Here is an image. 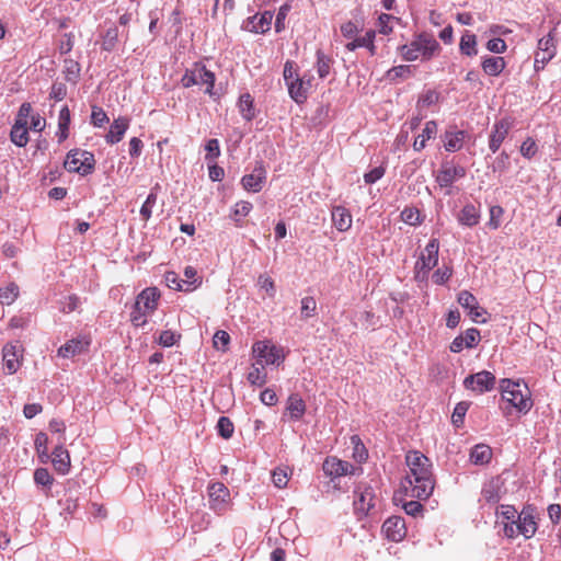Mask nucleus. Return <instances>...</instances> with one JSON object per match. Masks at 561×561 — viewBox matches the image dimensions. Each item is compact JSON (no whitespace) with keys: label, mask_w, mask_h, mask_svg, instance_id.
I'll return each mask as SVG.
<instances>
[{"label":"nucleus","mask_w":561,"mask_h":561,"mask_svg":"<svg viewBox=\"0 0 561 561\" xmlns=\"http://www.w3.org/2000/svg\"><path fill=\"white\" fill-rule=\"evenodd\" d=\"M458 304L468 311L478 304L477 298L468 290H461L457 297Z\"/></svg>","instance_id":"57"},{"label":"nucleus","mask_w":561,"mask_h":561,"mask_svg":"<svg viewBox=\"0 0 561 561\" xmlns=\"http://www.w3.org/2000/svg\"><path fill=\"white\" fill-rule=\"evenodd\" d=\"M273 13L264 11L262 14L249 16L242 24V28L256 34H264L271 28Z\"/></svg>","instance_id":"13"},{"label":"nucleus","mask_w":561,"mask_h":561,"mask_svg":"<svg viewBox=\"0 0 561 561\" xmlns=\"http://www.w3.org/2000/svg\"><path fill=\"white\" fill-rule=\"evenodd\" d=\"M524 392L520 389V383L511 379H502L500 381V391L502 401L506 403L502 407L505 414L511 413V409H515L518 413L526 414L533 407L530 393L527 386H524Z\"/></svg>","instance_id":"3"},{"label":"nucleus","mask_w":561,"mask_h":561,"mask_svg":"<svg viewBox=\"0 0 561 561\" xmlns=\"http://www.w3.org/2000/svg\"><path fill=\"white\" fill-rule=\"evenodd\" d=\"M253 353L267 365H279L284 360L283 350L270 344L268 341H259L253 345Z\"/></svg>","instance_id":"8"},{"label":"nucleus","mask_w":561,"mask_h":561,"mask_svg":"<svg viewBox=\"0 0 561 561\" xmlns=\"http://www.w3.org/2000/svg\"><path fill=\"white\" fill-rule=\"evenodd\" d=\"M11 141L18 147H25L28 141L27 127L23 123H14L10 133Z\"/></svg>","instance_id":"35"},{"label":"nucleus","mask_w":561,"mask_h":561,"mask_svg":"<svg viewBox=\"0 0 561 561\" xmlns=\"http://www.w3.org/2000/svg\"><path fill=\"white\" fill-rule=\"evenodd\" d=\"M381 505V489L379 482L360 481L354 489L353 507L358 519L367 516H374L378 513Z\"/></svg>","instance_id":"2"},{"label":"nucleus","mask_w":561,"mask_h":561,"mask_svg":"<svg viewBox=\"0 0 561 561\" xmlns=\"http://www.w3.org/2000/svg\"><path fill=\"white\" fill-rule=\"evenodd\" d=\"M495 383V376L488 370H481L477 374H471L463 380V386L466 389L472 390L479 394L491 391Z\"/></svg>","instance_id":"7"},{"label":"nucleus","mask_w":561,"mask_h":561,"mask_svg":"<svg viewBox=\"0 0 561 561\" xmlns=\"http://www.w3.org/2000/svg\"><path fill=\"white\" fill-rule=\"evenodd\" d=\"M496 515L505 519L506 523H516L518 513L513 505H501L496 510Z\"/></svg>","instance_id":"54"},{"label":"nucleus","mask_w":561,"mask_h":561,"mask_svg":"<svg viewBox=\"0 0 561 561\" xmlns=\"http://www.w3.org/2000/svg\"><path fill=\"white\" fill-rule=\"evenodd\" d=\"M537 150L538 148L536 141L530 137L523 141L520 146V153L524 158L527 159H531L536 154Z\"/></svg>","instance_id":"62"},{"label":"nucleus","mask_w":561,"mask_h":561,"mask_svg":"<svg viewBox=\"0 0 561 561\" xmlns=\"http://www.w3.org/2000/svg\"><path fill=\"white\" fill-rule=\"evenodd\" d=\"M95 163L96 161L92 152L82 149H71L67 153L64 167L68 172L87 176L94 172Z\"/></svg>","instance_id":"5"},{"label":"nucleus","mask_w":561,"mask_h":561,"mask_svg":"<svg viewBox=\"0 0 561 561\" xmlns=\"http://www.w3.org/2000/svg\"><path fill=\"white\" fill-rule=\"evenodd\" d=\"M159 185L157 184L156 187H153L150 193L148 194L145 203L142 204L141 208H140V216L144 220H149V218L151 217V214H152V208L153 206L156 205L157 203V192H156V188L158 187Z\"/></svg>","instance_id":"45"},{"label":"nucleus","mask_w":561,"mask_h":561,"mask_svg":"<svg viewBox=\"0 0 561 561\" xmlns=\"http://www.w3.org/2000/svg\"><path fill=\"white\" fill-rule=\"evenodd\" d=\"M482 497L486 503L495 504L501 500L500 485L497 481H491L482 489Z\"/></svg>","instance_id":"39"},{"label":"nucleus","mask_w":561,"mask_h":561,"mask_svg":"<svg viewBox=\"0 0 561 561\" xmlns=\"http://www.w3.org/2000/svg\"><path fill=\"white\" fill-rule=\"evenodd\" d=\"M203 70H206V66L202 62H195L191 69L185 70L181 79L182 85L184 88H191L196 84H202Z\"/></svg>","instance_id":"24"},{"label":"nucleus","mask_w":561,"mask_h":561,"mask_svg":"<svg viewBox=\"0 0 561 561\" xmlns=\"http://www.w3.org/2000/svg\"><path fill=\"white\" fill-rule=\"evenodd\" d=\"M510 154L506 151H502L494 160L492 164L493 172H506L510 169Z\"/></svg>","instance_id":"53"},{"label":"nucleus","mask_w":561,"mask_h":561,"mask_svg":"<svg viewBox=\"0 0 561 561\" xmlns=\"http://www.w3.org/2000/svg\"><path fill=\"white\" fill-rule=\"evenodd\" d=\"M47 444H48V436L43 432L38 433L35 437L34 446H35V449H36L42 462H46L47 459L49 458Z\"/></svg>","instance_id":"46"},{"label":"nucleus","mask_w":561,"mask_h":561,"mask_svg":"<svg viewBox=\"0 0 561 561\" xmlns=\"http://www.w3.org/2000/svg\"><path fill=\"white\" fill-rule=\"evenodd\" d=\"M333 60L327 56L322 50H317V72L321 79H324L330 73Z\"/></svg>","instance_id":"40"},{"label":"nucleus","mask_w":561,"mask_h":561,"mask_svg":"<svg viewBox=\"0 0 561 561\" xmlns=\"http://www.w3.org/2000/svg\"><path fill=\"white\" fill-rule=\"evenodd\" d=\"M59 505L61 506V515L67 518L68 515H72L78 506H79V497L71 489H68V491L65 494V499L59 500Z\"/></svg>","instance_id":"33"},{"label":"nucleus","mask_w":561,"mask_h":561,"mask_svg":"<svg viewBox=\"0 0 561 561\" xmlns=\"http://www.w3.org/2000/svg\"><path fill=\"white\" fill-rule=\"evenodd\" d=\"M51 462L55 470L60 474H67L70 469V456L61 445L56 446L51 453Z\"/></svg>","instance_id":"20"},{"label":"nucleus","mask_w":561,"mask_h":561,"mask_svg":"<svg viewBox=\"0 0 561 561\" xmlns=\"http://www.w3.org/2000/svg\"><path fill=\"white\" fill-rule=\"evenodd\" d=\"M480 208L471 203L466 204L457 214V220L461 226L472 228L480 222Z\"/></svg>","instance_id":"17"},{"label":"nucleus","mask_w":561,"mask_h":561,"mask_svg":"<svg viewBox=\"0 0 561 561\" xmlns=\"http://www.w3.org/2000/svg\"><path fill=\"white\" fill-rule=\"evenodd\" d=\"M70 122V110L67 105H65L60 108L58 115V131L56 133V136L58 137L59 144L68 138Z\"/></svg>","instance_id":"27"},{"label":"nucleus","mask_w":561,"mask_h":561,"mask_svg":"<svg viewBox=\"0 0 561 561\" xmlns=\"http://www.w3.org/2000/svg\"><path fill=\"white\" fill-rule=\"evenodd\" d=\"M181 339V334H175L171 330H164L160 333L159 336V344L163 347H171L173 346L179 340Z\"/></svg>","instance_id":"58"},{"label":"nucleus","mask_w":561,"mask_h":561,"mask_svg":"<svg viewBox=\"0 0 561 561\" xmlns=\"http://www.w3.org/2000/svg\"><path fill=\"white\" fill-rule=\"evenodd\" d=\"M238 107L241 116L251 122L255 117L254 100L250 93H243L238 101Z\"/></svg>","instance_id":"30"},{"label":"nucleus","mask_w":561,"mask_h":561,"mask_svg":"<svg viewBox=\"0 0 561 561\" xmlns=\"http://www.w3.org/2000/svg\"><path fill=\"white\" fill-rule=\"evenodd\" d=\"M34 481L37 485L50 488L54 478L46 468H37L34 471Z\"/></svg>","instance_id":"52"},{"label":"nucleus","mask_w":561,"mask_h":561,"mask_svg":"<svg viewBox=\"0 0 561 561\" xmlns=\"http://www.w3.org/2000/svg\"><path fill=\"white\" fill-rule=\"evenodd\" d=\"M160 293L156 287L145 288L136 298V307H141L148 313L153 312L157 309Z\"/></svg>","instance_id":"16"},{"label":"nucleus","mask_w":561,"mask_h":561,"mask_svg":"<svg viewBox=\"0 0 561 561\" xmlns=\"http://www.w3.org/2000/svg\"><path fill=\"white\" fill-rule=\"evenodd\" d=\"M108 122V116L102 107L92 106L91 124L95 127H102Z\"/></svg>","instance_id":"56"},{"label":"nucleus","mask_w":561,"mask_h":561,"mask_svg":"<svg viewBox=\"0 0 561 561\" xmlns=\"http://www.w3.org/2000/svg\"><path fill=\"white\" fill-rule=\"evenodd\" d=\"M325 476L332 480L347 474H354L356 468L348 461L341 460L336 457H327L322 463Z\"/></svg>","instance_id":"10"},{"label":"nucleus","mask_w":561,"mask_h":561,"mask_svg":"<svg viewBox=\"0 0 561 561\" xmlns=\"http://www.w3.org/2000/svg\"><path fill=\"white\" fill-rule=\"evenodd\" d=\"M412 76V66L399 65L390 68L386 72V79L391 83H396L399 79H405Z\"/></svg>","instance_id":"38"},{"label":"nucleus","mask_w":561,"mask_h":561,"mask_svg":"<svg viewBox=\"0 0 561 561\" xmlns=\"http://www.w3.org/2000/svg\"><path fill=\"white\" fill-rule=\"evenodd\" d=\"M216 428L218 435L224 439L231 438L234 432V425L228 416H220L218 419Z\"/></svg>","instance_id":"44"},{"label":"nucleus","mask_w":561,"mask_h":561,"mask_svg":"<svg viewBox=\"0 0 561 561\" xmlns=\"http://www.w3.org/2000/svg\"><path fill=\"white\" fill-rule=\"evenodd\" d=\"M118 27L112 26L107 28L102 41V50L113 51L118 43Z\"/></svg>","instance_id":"41"},{"label":"nucleus","mask_w":561,"mask_h":561,"mask_svg":"<svg viewBox=\"0 0 561 561\" xmlns=\"http://www.w3.org/2000/svg\"><path fill=\"white\" fill-rule=\"evenodd\" d=\"M398 50L407 61H414L419 57L431 60L440 50V45L432 34L423 32L415 35L410 44L401 45Z\"/></svg>","instance_id":"4"},{"label":"nucleus","mask_w":561,"mask_h":561,"mask_svg":"<svg viewBox=\"0 0 561 561\" xmlns=\"http://www.w3.org/2000/svg\"><path fill=\"white\" fill-rule=\"evenodd\" d=\"M290 98L297 103H304L308 98V88L305 87L304 78L296 77L287 85Z\"/></svg>","instance_id":"26"},{"label":"nucleus","mask_w":561,"mask_h":561,"mask_svg":"<svg viewBox=\"0 0 561 561\" xmlns=\"http://www.w3.org/2000/svg\"><path fill=\"white\" fill-rule=\"evenodd\" d=\"M266 179V170L262 161H257L251 174H245L242 180L244 190L257 193L262 190V184Z\"/></svg>","instance_id":"14"},{"label":"nucleus","mask_w":561,"mask_h":561,"mask_svg":"<svg viewBox=\"0 0 561 561\" xmlns=\"http://www.w3.org/2000/svg\"><path fill=\"white\" fill-rule=\"evenodd\" d=\"M437 134V124L435 121H428L425 124V127L422 134L414 140L413 149L415 151H421L425 148L426 141Z\"/></svg>","instance_id":"29"},{"label":"nucleus","mask_w":561,"mask_h":561,"mask_svg":"<svg viewBox=\"0 0 561 561\" xmlns=\"http://www.w3.org/2000/svg\"><path fill=\"white\" fill-rule=\"evenodd\" d=\"M147 314L148 312L139 307H136V301L134 302L133 310L130 312V321L135 327H144L147 323Z\"/></svg>","instance_id":"55"},{"label":"nucleus","mask_w":561,"mask_h":561,"mask_svg":"<svg viewBox=\"0 0 561 561\" xmlns=\"http://www.w3.org/2000/svg\"><path fill=\"white\" fill-rule=\"evenodd\" d=\"M351 443L353 445V457L354 459L362 463L367 460L368 458V451L365 447V445L362 443L358 435H353L351 437Z\"/></svg>","instance_id":"43"},{"label":"nucleus","mask_w":561,"mask_h":561,"mask_svg":"<svg viewBox=\"0 0 561 561\" xmlns=\"http://www.w3.org/2000/svg\"><path fill=\"white\" fill-rule=\"evenodd\" d=\"M492 458V449L484 444L476 445L470 453V461L474 465H485Z\"/></svg>","instance_id":"32"},{"label":"nucleus","mask_w":561,"mask_h":561,"mask_svg":"<svg viewBox=\"0 0 561 561\" xmlns=\"http://www.w3.org/2000/svg\"><path fill=\"white\" fill-rule=\"evenodd\" d=\"M506 62L503 57L485 56L482 59L481 67L485 75L491 77L499 76L505 68Z\"/></svg>","instance_id":"25"},{"label":"nucleus","mask_w":561,"mask_h":561,"mask_svg":"<svg viewBox=\"0 0 561 561\" xmlns=\"http://www.w3.org/2000/svg\"><path fill=\"white\" fill-rule=\"evenodd\" d=\"M459 49L462 55L466 56H476L478 54L477 50V36L474 34L465 33L459 43Z\"/></svg>","instance_id":"37"},{"label":"nucleus","mask_w":561,"mask_h":561,"mask_svg":"<svg viewBox=\"0 0 561 561\" xmlns=\"http://www.w3.org/2000/svg\"><path fill=\"white\" fill-rule=\"evenodd\" d=\"M533 513L534 508L531 506H527L517 516L516 528L525 539H530L537 531L538 526Z\"/></svg>","instance_id":"12"},{"label":"nucleus","mask_w":561,"mask_h":561,"mask_svg":"<svg viewBox=\"0 0 561 561\" xmlns=\"http://www.w3.org/2000/svg\"><path fill=\"white\" fill-rule=\"evenodd\" d=\"M435 180L440 187H450L455 181H457L450 169V162L444 161L437 174L435 175Z\"/></svg>","instance_id":"34"},{"label":"nucleus","mask_w":561,"mask_h":561,"mask_svg":"<svg viewBox=\"0 0 561 561\" xmlns=\"http://www.w3.org/2000/svg\"><path fill=\"white\" fill-rule=\"evenodd\" d=\"M439 100V93L435 90H427L422 94L417 101V106H431L437 103Z\"/></svg>","instance_id":"64"},{"label":"nucleus","mask_w":561,"mask_h":561,"mask_svg":"<svg viewBox=\"0 0 561 561\" xmlns=\"http://www.w3.org/2000/svg\"><path fill=\"white\" fill-rule=\"evenodd\" d=\"M332 221L339 231L344 232L352 227V215L344 206H334L332 209Z\"/></svg>","instance_id":"21"},{"label":"nucleus","mask_w":561,"mask_h":561,"mask_svg":"<svg viewBox=\"0 0 561 561\" xmlns=\"http://www.w3.org/2000/svg\"><path fill=\"white\" fill-rule=\"evenodd\" d=\"M401 219L410 226H419L423 222L421 213L416 207H405L401 211Z\"/></svg>","instance_id":"47"},{"label":"nucleus","mask_w":561,"mask_h":561,"mask_svg":"<svg viewBox=\"0 0 561 561\" xmlns=\"http://www.w3.org/2000/svg\"><path fill=\"white\" fill-rule=\"evenodd\" d=\"M438 250H439V241L438 239H431L426 244L424 252H422L420 259L415 263L416 270V278L424 279L426 278L428 272L435 267L438 263Z\"/></svg>","instance_id":"6"},{"label":"nucleus","mask_w":561,"mask_h":561,"mask_svg":"<svg viewBox=\"0 0 561 561\" xmlns=\"http://www.w3.org/2000/svg\"><path fill=\"white\" fill-rule=\"evenodd\" d=\"M469 407L470 402L467 401H461L456 404L451 415V422L456 427H461L463 425V420Z\"/></svg>","instance_id":"48"},{"label":"nucleus","mask_w":561,"mask_h":561,"mask_svg":"<svg viewBox=\"0 0 561 561\" xmlns=\"http://www.w3.org/2000/svg\"><path fill=\"white\" fill-rule=\"evenodd\" d=\"M216 77L215 73L206 68L203 70L202 84L206 85L205 93L209 96H215L217 93L214 91Z\"/></svg>","instance_id":"59"},{"label":"nucleus","mask_w":561,"mask_h":561,"mask_svg":"<svg viewBox=\"0 0 561 561\" xmlns=\"http://www.w3.org/2000/svg\"><path fill=\"white\" fill-rule=\"evenodd\" d=\"M19 295V287L15 284H10L5 288H0V302L2 305H11Z\"/></svg>","instance_id":"50"},{"label":"nucleus","mask_w":561,"mask_h":561,"mask_svg":"<svg viewBox=\"0 0 561 561\" xmlns=\"http://www.w3.org/2000/svg\"><path fill=\"white\" fill-rule=\"evenodd\" d=\"M213 342L215 348L225 351L230 342V335L226 331L218 330L213 337Z\"/></svg>","instance_id":"63"},{"label":"nucleus","mask_w":561,"mask_h":561,"mask_svg":"<svg viewBox=\"0 0 561 561\" xmlns=\"http://www.w3.org/2000/svg\"><path fill=\"white\" fill-rule=\"evenodd\" d=\"M230 496L229 489L222 482H214L208 486L209 507L221 513L226 510Z\"/></svg>","instance_id":"9"},{"label":"nucleus","mask_w":561,"mask_h":561,"mask_svg":"<svg viewBox=\"0 0 561 561\" xmlns=\"http://www.w3.org/2000/svg\"><path fill=\"white\" fill-rule=\"evenodd\" d=\"M381 529L386 538L393 542L401 541L407 535L405 522L401 516H390L383 522Z\"/></svg>","instance_id":"11"},{"label":"nucleus","mask_w":561,"mask_h":561,"mask_svg":"<svg viewBox=\"0 0 561 561\" xmlns=\"http://www.w3.org/2000/svg\"><path fill=\"white\" fill-rule=\"evenodd\" d=\"M511 126L512 124L507 118H502L493 125V129L489 138V148L493 153L500 149L502 142L508 135Z\"/></svg>","instance_id":"15"},{"label":"nucleus","mask_w":561,"mask_h":561,"mask_svg":"<svg viewBox=\"0 0 561 561\" xmlns=\"http://www.w3.org/2000/svg\"><path fill=\"white\" fill-rule=\"evenodd\" d=\"M317 314V301L313 297L307 296L301 299L300 318L307 320Z\"/></svg>","instance_id":"42"},{"label":"nucleus","mask_w":561,"mask_h":561,"mask_svg":"<svg viewBox=\"0 0 561 561\" xmlns=\"http://www.w3.org/2000/svg\"><path fill=\"white\" fill-rule=\"evenodd\" d=\"M81 67L80 64L71 58L64 61V75L66 81L76 84L80 78Z\"/></svg>","instance_id":"36"},{"label":"nucleus","mask_w":561,"mask_h":561,"mask_svg":"<svg viewBox=\"0 0 561 561\" xmlns=\"http://www.w3.org/2000/svg\"><path fill=\"white\" fill-rule=\"evenodd\" d=\"M409 473L401 482V490L407 496L419 500L428 499L435 488L432 461L419 450H410L405 456Z\"/></svg>","instance_id":"1"},{"label":"nucleus","mask_w":561,"mask_h":561,"mask_svg":"<svg viewBox=\"0 0 561 561\" xmlns=\"http://www.w3.org/2000/svg\"><path fill=\"white\" fill-rule=\"evenodd\" d=\"M128 127L129 119L127 117H118L114 119L111 124L107 135L105 136L106 142L111 145L119 142L123 139Z\"/></svg>","instance_id":"18"},{"label":"nucleus","mask_w":561,"mask_h":561,"mask_svg":"<svg viewBox=\"0 0 561 561\" xmlns=\"http://www.w3.org/2000/svg\"><path fill=\"white\" fill-rule=\"evenodd\" d=\"M89 344L90 342L84 339H72L59 347L58 355L64 358L73 357L85 351Z\"/></svg>","instance_id":"22"},{"label":"nucleus","mask_w":561,"mask_h":561,"mask_svg":"<svg viewBox=\"0 0 561 561\" xmlns=\"http://www.w3.org/2000/svg\"><path fill=\"white\" fill-rule=\"evenodd\" d=\"M3 363L9 375L16 373L20 367L16 347L8 344L3 347Z\"/></svg>","instance_id":"28"},{"label":"nucleus","mask_w":561,"mask_h":561,"mask_svg":"<svg viewBox=\"0 0 561 561\" xmlns=\"http://www.w3.org/2000/svg\"><path fill=\"white\" fill-rule=\"evenodd\" d=\"M538 50L545 51L548 54L550 53L553 56L556 55V44H554V38L551 33H549L547 36H543L542 38L539 39Z\"/></svg>","instance_id":"60"},{"label":"nucleus","mask_w":561,"mask_h":561,"mask_svg":"<svg viewBox=\"0 0 561 561\" xmlns=\"http://www.w3.org/2000/svg\"><path fill=\"white\" fill-rule=\"evenodd\" d=\"M504 209L500 205L490 207V220L488 222L489 228L497 229L501 225L500 218L502 217Z\"/></svg>","instance_id":"61"},{"label":"nucleus","mask_w":561,"mask_h":561,"mask_svg":"<svg viewBox=\"0 0 561 561\" xmlns=\"http://www.w3.org/2000/svg\"><path fill=\"white\" fill-rule=\"evenodd\" d=\"M376 33L374 30H369L366 32L364 36L356 37L352 42L347 43L345 45V48L350 51H354L355 49L359 47H365L368 44H370V38H375Z\"/></svg>","instance_id":"49"},{"label":"nucleus","mask_w":561,"mask_h":561,"mask_svg":"<svg viewBox=\"0 0 561 561\" xmlns=\"http://www.w3.org/2000/svg\"><path fill=\"white\" fill-rule=\"evenodd\" d=\"M286 410L291 421H299L306 412V403L298 393H291L288 397Z\"/></svg>","instance_id":"23"},{"label":"nucleus","mask_w":561,"mask_h":561,"mask_svg":"<svg viewBox=\"0 0 561 561\" xmlns=\"http://www.w3.org/2000/svg\"><path fill=\"white\" fill-rule=\"evenodd\" d=\"M164 282L169 288L174 290L185 293L193 290L192 284H194V282L183 280L175 272H167L164 275Z\"/></svg>","instance_id":"31"},{"label":"nucleus","mask_w":561,"mask_h":561,"mask_svg":"<svg viewBox=\"0 0 561 561\" xmlns=\"http://www.w3.org/2000/svg\"><path fill=\"white\" fill-rule=\"evenodd\" d=\"M465 130H457L456 127L447 129L443 135L444 148L448 152H456L462 148Z\"/></svg>","instance_id":"19"},{"label":"nucleus","mask_w":561,"mask_h":561,"mask_svg":"<svg viewBox=\"0 0 561 561\" xmlns=\"http://www.w3.org/2000/svg\"><path fill=\"white\" fill-rule=\"evenodd\" d=\"M206 154L205 160L207 163L214 162L220 156L219 141L216 138H211L206 142L205 146Z\"/></svg>","instance_id":"51"}]
</instances>
